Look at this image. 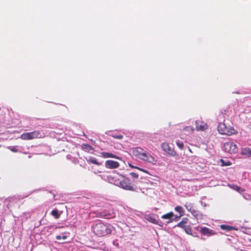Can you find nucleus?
Returning <instances> with one entry per match:
<instances>
[{
  "label": "nucleus",
  "instance_id": "nucleus-1",
  "mask_svg": "<svg viewBox=\"0 0 251 251\" xmlns=\"http://www.w3.org/2000/svg\"><path fill=\"white\" fill-rule=\"evenodd\" d=\"M112 226L109 224L101 222L96 224L92 226L94 233L99 237H102L110 234L112 232Z\"/></svg>",
  "mask_w": 251,
  "mask_h": 251
},
{
  "label": "nucleus",
  "instance_id": "nucleus-2",
  "mask_svg": "<svg viewBox=\"0 0 251 251\" xmlns=\"http://www.w3.org/2000/svg\"><path fill=\"white\" fill-rule=\"evenodd\" d=\"M132 153L133 155L144 161L152 164H155L156 162L152 156L140 147L132 148Z\"/></svg>",
  "mask_w": 251,
  "mask_h": 251
},
{
  "label": "nucleus",
  "instance_id": "nucleus-3",
  "mask_svg": "<svg viewBox=\"0 0 251 251\" xmlns=\"http://www.w3.org/2000/svg\"><path fill=\"white\" fill-rule=\"evenodd\" d=\"M127 177H130L131 182L133 184L135 185L136 187H141V188L143 186V185L145 183H150L151 184L153 183L157 184L160 183V181L158 179V178L156 176H155L156 178V179H152L150 178V179H148L147 180V182H144L143 181L139 179L138 174L134 172L129 173L128 176Z\"/></svg>",
  "mask_w": 251,
  "mask_h": 251
},
{
  "label": "nucleus",
  "instance_id": "nucleus-4",
  "mask_svg": "<svg viewBox=\"0 0 251 251\" xmlns=\"http://www.w3.org/2000/svg\"><path fill=\"white\" fill-rule=\"evenodd\" d=\"M120 186L125 190L136 192L142 191V190L141 187H136L133 184L130 177L127 176H124L123 179L120 182Z\"/></svg>",
  "mask_w": 251,
  "mask_h": 251
},
{
  "label": "nucleus",
  "instance_id": "nucleus-5",
  "mask_svg": "<svg viewBox=\"0 0 251 251\" xmlns=\"http://www.w3.org/2000/svg\"><path fill=\"white\" fill-rule=\"evenodd\" d=\"M218 130L221 134L231 135L235 133V130L233 127L227 126L226 123H225V120L223 123H221L218 125Z\"/></svg>",
  "mask_w": 251,
  "mask_h": 251
},
{
  "label": "nucleus",
  "instance_id": "nucleus-6",
  "mask_svg": "<svg viewBox=\"0 0 251 251\" xmlns=\"http://www.w3.org/2000/svg\"><path fill=\"white\" fill-rule=\"evenodd\" d=\"M42 137L43 135L40 131L35 130L30 132L24 133L21 135L20 138L22 140H28Z\"/></svg>",
  "mask_w": 251,
  "mask_h": 251
},
{
  "label": "nucleus",
  "instance_id": "nucleus-7",
  "mask_svg": "<svg viewBox=\"0 0 251 251\" xmlns=\"http://www.w3.org/2000/svg\"><path fill=\"white\" fill-rule=\"evenodd\" d=\"M224 148L226 151L230 153H234L238 151L237 146L232 141L226 142L224 145Z\"/></svg>",
  "mask_w": 251,
  "mask_h": 251
},
{
  "label": "nucleus",
  "instance_id": "nucleus-8",
  "mask_svg": "<svg viewBox=\"0 0 251 251\" xmlns=\"http://www.w3.org/2000/svg\"><path fill=\"white\" fill-rule=\"evenodd\" d=\"M162 150L172 156H175L176 155V152L173 148H172L167 143H163L161 145Z\"/></svg>",
  "mask_w": 251,
  "mask_h": 251
},
{
  "label": "nucleus",
  "instance_id": "nucleus-9",
  "mask_svg": "<svg viewBox=\"0 0 251 251\" xmlns=\"http://www.w3.org/2000/svg\"><path fill=\"white\" fill-rule=\"evenodd\" d=\"M196 128L197 131H204L207 129L208 126L207 124L203 121L196 120L195 122Z\"/></svg>",
  "mask_w": 251,
  "mask_h": 251
},
{
  "label": "nucleus",
  "instance_id": "nucleus-10",
  "mask_svg": "<svg viewBox=\"0 0 251 251\" xmlns=\"http://www.w3.org/2000/svg\"><path fill=\"white\" fill-rule=\"evenodd\" d=\"M105 167L109 169H114L118 168L120 164L118 162L112 160H108L105 162Z\"/></svg>",
  "mask_w": 251,
  "mask_h": 251
},
{
  "label": "nucleus",
  "instance_id": "nucleus-11",
  "mask_svg": "<svg viewBox=\"0 0 251 251\" xmlns=\"http://www.w3.org/2000/svg\"><path fill=\"white\" fill-rule=\"evenodd\" d=\"M200 232L203 235L207 236H210L216 234V232L213 230L206 227H201Z\"/></svg>",
  "mask_w": 251,
  "mask_h": 251
},
{
  "label": "nucleus",
  "instance_id": "nucleus-12",
  "mask_svg": "<svg viewBox=\"0 0 251 251\" xmlns=\"http://www.w3.org/2000/svg\"><path fill=\"white\" fill-rule=\"evenodd\" d=\"M174 216L173 212H170L161 216V218L164 220H166V224H170L173 222V217Z\"/></svg>",
  "mask_w": 251,
  "mask_h": 251
},
{
  "label": "nucleus",
  "instance_id": "nucleus-13",
  "mask_svg": "<svg viewBox=\"0 0 251 251\" xmlns=\"http://www.w3.org/2000/svg\"><path fill=\"white\" fill-rule=\"evenodd\" d=\"M100 156L104 158H113L116 159H120V157L115 154L110 152H101L100 153Z\"/></svg>",
  "mask_w": 251,
  "mask_h": 251
},
{
  "label": "nucleus",
  "instance_id": "nucleus-14",
  "mask_svg": "<svg viewBox=\"0 0 251 251\" xmlns=\"http://www.w3.org/2000/svg\"><path fill=\"white\" fill-rule=\"evenodd\" d=\"M241 154L245 157H251V148L249 147L242 148L241 151Z\"/></svg>",
  "mask_w": 251,
  "mask_h": 251
},
{
  "label": "nucleus",
  "instance_id": "nucleus-15",
  "mask_svg": "<svg viewBox=\"0 0 251 251\" xmlns=\"http://www.w3.org/2000/svg\"><path fill=\"white\" fill-rule=\"evenodd\" d=\"M87 162L89 164H93L97 166H100L101 165V163L99 162L98 159L93 156H89L88 159H86Z\"/></svg>",
  "mask_w": 251,
  "mask_h": 251
},
{
  "label": "nucleus",
  "instance_id": "nucleus-16",
  "mask_svg": "<svg viewBox=\"0 0 251 251\" xmlns=\"http://www.w3.org/2000/svg\"><path fill=\"white\" fill-rule=\"evenodd\" d=\"M146 219L147 221H148L153 224H157L160 226H161V224H160V223H161V222L157 221V220H156L153 217H152V216H151L150 215H146Z\"/></svg>",
  "mask_w": 251,
  "mask_h": 251
},
{
  "label": "nucleus",
  "instance_id": "nucleus-17",
  "mask_svg": "<svg viewBox=\"0 0 251 251\" xmlns=\"http://www.w3.org/2000/svg\"><path fill=\"white\" fill-rule=\"evenodd\" d=\"M188 221V218H183L182 219L181 221L177 224L176 226L183 228L185 226H185V224L187 223Z\"/></svg>",
  "mask_w": 251,
  "mask_h": 251
},
{
  "label": "nucleus",
  "instance_id": "nucleus-18",
  "mask_svg": "<svg viewBox=\"0 0 251 251\" xmlns=\"http://www.w3.org/2000/svg\"><path fill=\"white\" fill-rule=\"evenodd\" d=\"M220 227L221 229L226 230V231H231L232 230H237V228H236L235 227H234L232 226L226 225H221L220 226Z\"/></svg>",
  "mask_w": 251,
  "mask_h": 251
},
{
  "label": "nucleus",
  "instance_id": "nucleus-19",
  "mask_svg": "<svg viewBox=\"0 0 251 251\" xmlns=\"http://www.w3.org/2000/svg\"><path fill=\"white\" fill-rule=\"evenodd\" d=\"M82 149L87 152L94 151V148L89 144H83L82 146Z\"/></svg>",
  "mask_w": 251,
  "mask_h": 251
},
{
  "label": "nucleus",
  "instance_id": "nucleus-20",
  "mask_svg": "<svg viewBox=\"0 0 251 251\" xmlns=\"http://www.w3.org/2000/svg\"><path fill=\"white\" fill-rule=\"evenodd\" d=\"M100 216L106 219H109L113 216L110 212H107L106 210H103L100 212Z\"/></svg>",
  "mask_w": 251,
  "mask_h": 251
},
{
  "label": "nucleus",
  "instance_id": "nucleus-21",
  "mask_svg": "<svg viewBox=\"0 0 251 251\" xmlns=\"http://www.w3.org/2000/svg\"><path fill=\"white\" fill-rule=\"evenodd\" d=\"M175 210L179 213L180 215L178 216V218H180L182 216H183L184 214V210L183 208L181 206H177L175 208Z\"/></svg>",
  "mask_w": 251,
  "mask_h": 251
},
{
  "label": "nucleus",
  "instance_id": "nucleus-22",
  "mask_svg": "<svg viewBox=\"0 0 251 251\" xmlns=\"http://www.w3.org/2000/svg\"><path fill=\"white\" fill-rule=\"evenodd\" d=\"M51 214L54 217L55 219L59 218L60 214L59 213V211L57 209H54L51 212Z\"/></svg>",
  "mask_w": 251,
  "mask_h": 251
},
{
  "label": "nucleus",
  "instance_id": "nucleus-23",
  "mask_svg": "<svg viewBox=\"0 0 251 251\" xmlns=\"http://www.w3.org/2000/svg\"><path fill=\"white\" fill-rule=\"evenodd\" d=\"M233 189L236 190V191L239 192L240 193H242L245 192V189L241 188L240 187L233 185L231 187Z\"/></svg>",
  "mask_w": 251,
  "mask_h": 251
},
{
  "label": "nucleus",
  "instance_id": "nucleus-24",
  "mask_svg": "<svg viewBox=\"0 0 251 251\" xmlns=\"http://www.w3.org/2000/svg\"><path fill=\"white\" fill-rule=\"evenodd\" d=\"M185 232L189 235H192V228L189 226H186L183 228Z\"/></svg>",
  "mask_w": 251,
  "mask_h": 251
},
{
  "label": "nucleus",
  "instance_id": "nucleus-25",
  "mask_svg": "<svg viewBox=\"0 0 251 251\" xmlns=\"http://www.w3.org/2000/svg\"><path fill=\"white\" fill-rule=\"evenodd\" d=\"M222 166H227L231 165V163L229 161H225L223 159H220Z\"/></svg>",
  "mask_w": 251,
  "mask_h": 251
},
{
  "label": "nucleus",
  "instance_id": "nucleus-26",
  "mask_svg": "<svg viewBox=\"0 0 251 251\" xmlns=\"http://www.w3.org/2000/svg\"><path fill=\"white\" fill-rule=\"evenodd\" d=\"M184 130L189 131L191 133H193L194 131V128L192 126H185L184 129Z\"/></svg>",
  "mask_w": 251,
  "mask_h": 251
},
{
  "label": "nucleus",
  "instance_id": "nucleus-27",
  "mask_svg": "<svg viewBox=\"0 0 251 251\" xmlns=\"http://www.w3.org/2000/svg\"><path fill=\"white\" fill-rule=\"evenodd\" d=\"M177 147L181 150L183 149L184 145L182 141H178L176 142Z\"/></svg>",
  "mask_w": 251,
  "mask_h": 251
},
{
  "label": "nucleus",
  "instance_id": "nucleus-28",
  "mask_svg": "<svg viewBox=\"0 0 251 251\" xmlns=\"http://www.w3.org/2000/svg\"><path fill=\"white\" fill-rule=\"evenodd\" d=\"M67 238V236L65 235H63L62 236L61 235H57L56 236V239L58 240L63 239V240H66Z\"/></svg>",
  "mask_w": 251,
  "mask_h": 251
},
{
  "label": "nucleus",
  "instance_id": "nucleus-29",
  "mask_svg": "<svg viewBox=\"0 0 251 251\" xmlns=\"http://www.w3.org/2000/svg\"><path fill=\"white\" fill-rule=\"evenodd\" d=\"M111 136L115 139H119V140H121L123 138V136L121 134H119V135L113 134L111 135Z\"/></svg>",
  "mask_w": 251,
  "mask_h": 251
},
{
  "label": "nucleus",
  "instance_id": "nucleus-30",
  "mask_svg": "<svg viewBox=\"0 0 251 251\" xmlns=\"http://www.w3.org/2000/svg\"><path fill=\"white\" fill-rule=\"evenodd\" d=\"M136 169H138V170H140V171H141L142 172H143L146 173L147 174H149V172H148V171L145 170H144L143 169L140 168L139 167H136Z\"/></svg>",
  "mask_w": 251,
  "mask_h": 251
},
{
  "label": "nucleus",
  "instance_id": "nucleus-31",
  "mask_svg": "<svg viewBox=\"0 0 251 251\" xmlns=\"http://www.w3.org/2000/svg\"><path fill=\"white\" fill-rule=\"evenodd\" d=\"M11 151H13V152H16L17 151V148H16V147H13L11 149Z\"/></svg>",
  "mask_w": 251,
  "mask_h": 251
},
{
  "label": "nucleus",
  "instance_id": "nucleus-32",
  "mask_svg": "<svg viewBox=\"0 0 251 251\" xmlns=\"http://www.w3.org/2000/svg\"><path fill=\"white\" fill-rule=\"evenodd\" d=\"M129 166H130V167L132 168H136V167L134 166H133V165H131V164H129Z\"/></svg>",
  "mask_w": 251,
  "mask_h": 251
},
{
  "label": "nucleus",
  "instance_id": "nucleus-33",
  "mask_svg": "<svg viewBox=\"0 0 251 251\" xmlns=\"http://www.w3.org/2000/svg\"><path fill=\"white\" fill-rule=\"evenodd\" d=\"M189 151H191V150L190 149H189Z\"/></svg>",
  "mask_w": 251,
  "mask_h": 251
},
{
  "label": "nucleus",
  "instance_id": "nucleus-34",
  "mask_svg": "<svg viewBox=\"0 0 251 251\" xmlns=\"http://www.w3.org/2000/svg\"><path fill=\"white\" fill-rule=\"evenodd\" d=\"M185 206L186 207V208H188L187 206H186V205H185Z\"/></svg>",
  "mask_w": 251,
  "mask_h": 251
},
{
  "label": "nucleus",
  "instance_id": "nucleus-35",
  "mask_svg": "<svg viewBox=\"0 0 251 251\" xmlns=\"http://www.w3.org/2000/svg\"><path fill=\"white\" fill-rule=\"evenodd\" d=\"M176 219H178V218H178V217H176Z\"/></svg>",
  "mask_w": 251,
  "mask_h": 251
},
{
  "label": "nucleus",
  "instance_id": "nucleus-36",
  "mask_svg": "<svg viewBox=\"0 0 251 251\" xmlns=\"http://www.w3.org/2000/svg\"><path fill=\"white\" fill-rule=\"evenodd\" d=\"M250 241L251 242V239L250 240Z\"/></svg>",
  "mask_w": 251,
  "mask_h": 251
},
{
  "label": "nucleus",
  "instance_id": "nucleus-37",
  "mask_svg": "<svg viewBox=\"0 0 251 251\" xmlns=\"http://www.w3.org/2000/svg\"><path fill=\"white\" fill-rule=\"evenodd\" d=\"M1 110V107H0V110Z\"/></svg>",
  "mask_w": 251,
  "mask_h": 251
}]
</instances>
